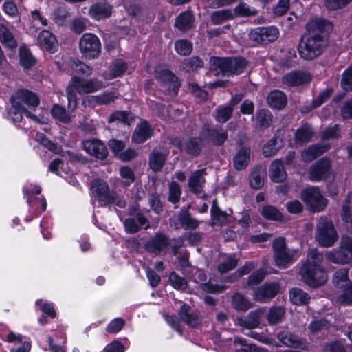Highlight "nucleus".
<instances>
[{
    "mask_svg": "<svg viewBox=\"0 0 352 352\" xmlns=\"http://www.w3.org/2000/svg\"><path fill=\"white\" fill-rule=\"evenodd\" d=\"M307 32L300 38L298 45V52L304 60H312L319 57L327 45L324 32L333 30V25L326 19H311L305 25Z\"/></svg>",
    "mask_w": 352,
    "mask_h": 352,
    "instance_id": "obj_1",
    "label": "nucleus"
},
{
    "mask_svg": "<svg viewBox=\"0 0 352 352\" xmlns=\"http://www.w3.org/2000/svg\"><path fill=\"white\" fill-rule=\"evenodd\" d=\"M323 256L316 249H310L307 262L300 267L302 278L311 287H318L325 283L327 275L321 263Z\"/></svg>",
    "mask_w": 352,
    "mask_h": 352,
    "instance_id": "obj_2",
    "label": "nucleus"
},
{
    "mask_svg": "<svg viewBox=\"0 0 352 352\" xmlns=\"http://www.w3.org/2000/svg\"><path fill=\"white\" fill-rule=\"evenodd\" d=\"M103 87V82L96 78L85 79L80 76H74L70 84L67 87V98L68 100L67 108L74 110L77 106V97L76 91L80 94H87L96 92Z\"/></svg>",
    "mask_w": 352,
    "mask_h": 352,
    "instance_id": "obj_3",
    "label": "nucleus"
},
{
    "mask_svg": "<svg viewBox=\"0 0 352 352\" xmlns=\"http://www.w3.org/2000/svg\"><path fill=\"white\" fill-rule=\"evenodd\" d=\"M248 62L241 56L236 57H216L210 58L211 70L215 74L224 76H234L242 74L248 66Z\"/></svg>",
    "mask_w": 352,
    "mask_h": 352,
    "instance_id": "obj_4",
    "label": "nucleus"
},
{
    "mask_svg": "<svg viewBox=\"0 0 352 352\" xmlns=\"http://www.w3.org/2000/svg\"><path fill=\"white\" fill-rule=\"evenodd\" d=\"M91 190L101 207L115 205L124 208L126 206V201L116 191L111 190L108 184L103 180H94L91 184Z\"/></svg>",
    "mask_w": 352,
    "mask_h": 352,
    "instance_id": "obj_5",
    "label": "nucleus"
},
{
    "mask_svg": "<svg viewBox=\"0 0 352 352\" xmlns=\"http://www.w3.org/2000/svg\"><path fill=\"white\" fill-rule=\"evenodd\" d=\"M273 258L276 266L280 268H287L299 256V250L289 249L284 237H278L272 242Z\"/></svg>",
    "mask_w": 352,
    "mask_h": 352,
    "instance_id": "obj_6",
    "label": "nucleus"
},
{
    "mask_svg": "<svg viewBox=\"0 0 352 352\" xmlns=\"http://www.w3.org/2000/svg\"><path fill=\"white\" fill-rule=\"evenodd\" d=\"M315 239L322 247H332L338 239L333 222L326 218L320 219L316 224Z\"/></svg>",
    "mask_w": 352,
    "mask_h": 352,
    "instance_id": "obj_7",
    "label": "nucleus"
},
{
    "mask_svg": "<svg viewBox=\"0 0 352 352\" xmlns=\"http://www.w3.org/2000/svg\"><path fill=\"white\" fill-rule=\"evenodd\" d=\"M326 258L337 264H348L352 261V238L342 239L338 248L325 252Z\"/></svg>",
    "mask_w": 352,
    "mask_h": 352,
    "instance_id": "obj_8",
    "label": "nucleus"
},
{
    "mask_svg": "<svg viewBox=\"0 0 352 352\" xmlns=\"http://www.w3.org/2000/svg\"><path fill=\"white\" fill-rule=\"evenodd\" d=\"M79 50L84 58L96 59L101 52L100 40L94 34L85 33L79 40Z\"/></svg>",
    "mask_w": 352,
    "mask_h": 352,
    "instance_id": "obj_9",
    "label": "nucleus"
},
{
    "mask_svg": "<svg viewBox=\"0 0 352 352\" xmlns=\"http://www.w3.org/2000/svg\"><path fill=\"white\" fill-rule=\"evenodd\" d=\"M300 198L314 212L322 211L327 206L326 199L316 187H310L303 190L301 192Z\"/></svg>",
    "mask_w": 352,
    "mask_h": 352,
    "instance_id": "obj_10",
    "label": "nucleus"
},
{
    "mask_svg": "<svg viewBox=\"0 0 352 352\" xmlns=\"http://www.w3.org/2000/svg\"><path fill=\"white\" fill-rule=\"evenodd\" d=\"M278 29L274 26L258 27L252 30L250 34L252 40L258 43H267L274 41L278 36Z\"/></svg>",
    "mask_w": 352,
    "mask_h": 352,
    "instance_id": "obj_11",
    "label": "nucleus"
},
{
    "mask_svg": "<svg viewBox=\"0 0 352 352\" xmlns=\"http://www.w3.org/2000/svg\"><path fill=\"white\" fill-rule=\"evenodd\" d=\"M179 320L186 325L197 328L202 323V317L197 311L192 310L190 305L183 303L178 311Z\"/></svg>",
    "mask_w": 352,
    "mask_h": 352,
    "instance_id": "obj_12",
    "label": "nucleus"
},
{
    "mask_svg": "<svg viewBox=\"0 0 352 352\" xmlns=\"http://www.w3.org/2000/svg\"><path fill=\"white\" fill-rule=\"evenodd\" d=\"M280 289L277 283H265L258 287L254 293V299L260 302H267L275 297Z\"/></svg>",
    "mask_w": 352,
    "mask_h": 352,
    "instance_id": "obj_13",
    "label": "nucleus"
},
{
    "mask_svg": "<svg viewBox=\"0 0 352 352\" xmlns=\"http://www.w3.org/2000/svg\"><path fill=\"white\" fill-rule=\"evenodd\" d=\"M170 245L169 238L162 232H157L145 243L144 248L146 251L158 255Z\"/></svg>",
    "mask_w": 352,
    "mask_h": 352,
    "instance_id": "obj_14",
    "label": "nucleus"
},
{
    "mask_svg": "<svg viewBox=\"0 0 352 352\" xmlns=\"http://www.w3.org/2000/svg\"><path fill=\"white\" fill-rule=\"evenodd\" d=\"M83 148L88 154L99 160H104L108 155V149L99 139H88L82 142Z\"/></svg>",
    "mask_w": 352,
    "mask_h": 352,
    "instance_id": "obj_15",
    "label": "nucleus"
},
{
    "mask_svg": "<svg viewBox=\"0 0 352 352\" xmlns=\"http://www.w3.org/2000/svg\"><path fill=\"white\" fill-rule=\"evenodd\" d=\"M331 164L329 160L322 158L309 168V178L312 182H319L329 174Z\"/></svg>",
    "mask_w": 352,
    "mask_h": 352,
    "instance_id": "obj_16",
    "label": "nucleus"
},
{
    "mask_svg": "<svg viewBox=\"0 0 352 352\" xmlns=\"http://www.w3.org/2000/svg\"><path fill=\"white\" fill-rule=\"evenodd\" d=\"M201 135L205 138H209L217 146H221L228 138L227 130L218 126L213 127L204 126Z\"/></svg>",
    "mask_w": 352,
    "mask_h": 352,
    "instance_id": "obj_17",
    "label": "nucleus"
},
{
    "mask_svg": "<svg viewBox=\"0 0 352 352\" xmlns=\"http://www.w3.org/2000/svg\"><path fill=\"white\" fill-rule=\"evenodd\" d=\"M124 226L127 233L135 234L142 228L148 229L149 221L143 214L138 212L134 217L126 219Z\"/></svg>",
    "mask_w": 352,
    "mask_h": 352,
    "instance_id": "obj_18",
    "label": "nucleus"
},
{
    "mask_svg": "<svg viewBox=\"0 0 352 352\" xmlns=\"http://www.w3.org/2000/svg\"><path fill=\"white\" fill-rule=\"evenodd\" d=\"M11 98L23 106L36 108L39 104V98L36 94L28 89H19L14 92Z\"/></svg>",
    "mask_w": 352,
    "mask_h": 352,
    "instance_id": "obj_19",
    "label": "nucleus"
},
{
    "mask_svg": "<svg viewBox=\"0 0 352 352\" xmlns=\"http://www.w3.org/2000/svg\"><path fill=\"white\" fill-rule=\"evenodd\" d=\"M11 107L7 110L8 119H10L13 122H20L23 119V114L33 120H36L35 115L27 110L25 107L18 104L10 98Z\"/></svg>",
    "mask_w": 352,
    "mask_h": 352,
    "instance_id": "obj_20",
    "label": "nucleus"
},
{
    "mask_svg": "<svg viewBox=\"0 0 352 352\" xmlns=\"http://www.w3.org/2000/svg\"><path fill=\"white\" fill-rule=\"evenodd\" d=\"M311 80V74L307 72L294 71L286 74L283 76L282 82L288 86H299L310 82Z\"/></svg>",
    "mask_w": 352,
    "mask_h": 352,
    "instance_id": "obj_21",
    "label": "nucleus"
},
{
    "mask_svg": "<svg viewBox=\"0 0 352 352\" xmlns=\"http://www.w3.org/2000/svg\"><path fill=\"white\" fill-rule=\"evenodd\" d=\"M113 7L106 1L93 4L89 10V16L96 19L101 20L109 17L112 14Z\"/></svg>",
    "mask_w": 352,
    "mask_h": 352,
    "instance_id": "obj_22",
    "label": "nucleus"
},
{
    "mask_svg": "<svg viewBox=\"0 0 352 352\" xmlns=\"http://www.w3.org/2000/svg\"><path fill=\"white\" fill-rule=\"evenodd\" d=\"M155 78L161 83L172 87V89L177 93L179 82L177 76L169 69L157 70L155 74Z\"/></svg>",
    "mask_w": 352,
    "mask_h": 352,
    "instance_id": "obj_23",
    "label": "nucleus"
},
{
    "mask_svg": "<svg viewBox=\"0 0 352 352\" xmlns=\"http://www.w3.org/2000/svg\"><path fill=\"white\" fill-rule=\"evenodd\" d=\"M206 174V169H199L193 172L188 179V188L191 192L200 194L204 188L206 182L204 175Z\"/></svg>",
    "mask_w": 352,
    "mask_h": 352,
    "instance_id": "obj_24",
    "label": "nucleus"
},
{
    "mask_svg": "<svg viewBox=\"0 0 352 352\" xmlns=\"http://www.w3.org/2000/svg\"><path fill=\"white\" fill-rule=\"evenodd\" d=\"M330 148L329 144H313L304 149L302 152V158L305 162H310Z\"/></svg>",
    "mask_w": 352,
    "mask_h": 352,
    "instance_id": "obj_25",
    "label": "nucleus"
},
{
    "mask_svg": "<svg viewBox=\"0 0 352 352\" xmlns=\"http://www.w3.org/2000/svg\"><path fill=\"white\" fill-rule=\"evenodd\" d=\"M263 314L262 309L250 311L245 317H237V324L246 329H255L260 325V320Z\"/></svg>",
    "mask_w": 352,
    "mask_h": 352,
    "instance_id": "obj_26",
    "label": "nucleus"
},
{
    "mask_svg": "<svg viewBox=\"0 0 352 352\" xmlns=\"http://www.w3.org/2000/svg\"><path fill=\"white\" fill-rule=\"evenodd\" d=\"M38 43L41 47L46 49L51 53L55 52L58 47L55 36L48 30L41 31L38 36Z\"/></svg>",
    "mask_w": 352,
    "mask_h": 352,
    "instance_id": "obj_27",
    "label": "nucleus"
},
{
    "mask_svg": "<svg viewBox=\"0 0 352 352\" xmlns=\"http://www.w3.org/2000/svg\"><path fill=\"white\" fill-rule=\"evenodd\" d=\"M152 135V129L149 124L146 122H142L138 124L134 130L132 140L135 143H142Z\"/></svg>",
    "mask_w": 352,
    "mask_h": 352,
    "instance_id": "obj_28",
    "label": "nucleus"
},
{
    "mask_svg": "<svg viewBox=\"0 0 352 352\" xmlns=\"http://www.w3.org/2000/svg\"><path fill=\"white\" fill-rule=\"evenodd\" d=\"M270 176L274 182H283L286 179L287 173L280 160L273 161L270 169Z\"/></svg>",
    "mask_w": 352,
    "mask_h": 352,
    "instance_id": "obj_29",
    "label": "nucleus"
},
{
    "mask_svg": "<svg viewBox=\"0 0 352 352\" xmlns=\"http://www.w3.org/2000/svg\"><path fill=\"white\" fill-rule=\"evenodd\" d=\"M149 166L154 172H159L163 168L166 160L167 155L157 150H153L149 155Z\"/></svg>",
    "mask_w": 352,
    "mask_h": 352,
    "instance_id": "obj_30",
    "label": "nucleus"
},
{
    "mask_svg": "<svg viewBox=\"0 0 352 352\" xmlns=\"http://www.w3.org/2000/svg\"><path fill=\"white\" fill-rule=\"evenodd\" d=\"M333 282L336 287L351 289L352 281L349 278V269L342 268L337 270L333 274Z\"/></svg>",
    "mask_w": 352,
    "mask_h": 352,
    "instance_id": "obj_31",
    "label": "nucleus"
},
{
    "mask_svg": "<svg viewBox=\"0 0 352 352\" xmlns=\"http://www.w3.org/2000/svg\"><path fill=\"white\" fill-rule=\"evenodd\" d=\"M194 16L191 12L181 13L175 20V27L181 31H187L194 27Z\"/></svg>",
    "mask_w": 352,
    "mask_h": 352,
    "instance_id": "obj_32",
    "label": "nucleus"
},
{
    "mask_svg": "<svg viewBox=\"0 0 352 352\" xmlns=\"http://www.w3.org/2000/svg\"><path fill=\"white\" fill-rule=\"evenodd\" d=\"M267 102L269 105L274 109H280L287 104V97L285 94L280 90H274L267 96Z\"/></svg>",
    "mask_w": 352,
    "mask_h": 352,
    "instance_id": "obj_33",
    "label": "nucleus"
},
{
    "mask_svg": "<svg viewBox=\"0 0 352 352\" xmlns=\"http://www.w3.org/2000/svg\"><path fill=\"white\" fill-rule=\"evenodd\" d=\"M278 338L285 345L289 347H298L302 344V340L300 338L287 330L279 332Z\"/></svg>",
    "mask_w": 352,
    "mask_h": 352,
    "instance_id": "obj_34",
    "label": "nucleus"
},
{
    "mask_svg": "<svg viewBox=\"0 0 352 352\" xmlns=\"http://www.w3.org/2000/svg\"><path fill=\"white\" fill-rule=\"evenodd\" d=\"M285 314V309L282 306H272L266 314V319L271 325L280 322Z\"/></svg>",
    "mask_w": 352,
    "mask_h": 352,
    "instance_id": "obj_35",
    "label": "nucleus"
},
{
    "mask_svg": "<svg viewBox=\"0 0 352 352\" xmlns=\"http://www.w3.org/2000/svg\"><path fill=\"white\" fill-rule=\"evenodd\" d=\"M314 134L312 129L308 125H304L298 129L295 133L294 141L296 145L302 146L310 141Z\"/></svg>",
    "mask_w": 352,
    "mask_h": 352,
    "instance_id": "obj_36",
    "label": "nucleus"
},
{
    "mask_svg": "<svg viewBox=\"0 0 352 352\" xmlns=\"http://www.w3.org/2000/svg\"><path fill=\"white\" fill-rule=\"evenodd\" d=\"M250 149L247 148H241L233 159L234 166L238 170H241L245 168L250 160Z\"/></svg>",
    "mask_w": 352,
    "mask_h": 352,
    "instance_id": "obj_37",
    "label": "nucleus"
},
{
    "mask_svg": "<svg viewBox=\"0 0 352 352\" xmlns=\"http://www.w3.org/2000/svg\"><path fill=\"white\" fill-rule=\"evenodd\" d=\"M202 141L200 138H192L188 139L182 146L188 154L197 156L202 149Z\"/></svg>",
    "mask_w": 352,
    "mask_h": 352,
    "instance_id": "obj_38",
    "label": "nucleus"
},
{
    "mask_svg": "<svg viewBox=\"0 0 352 352\" xmlns=\"http://www.w3.org/2000/svg\"><path fill=\"white\" fill-rule=\"evenodd\" d=\"M178 221L185 230L196 229L199 226V221L192 217L188 211L184 210L179 213Z\"/></svg>",
    "mask_w": 352,
    "mask_h": 352,
    "instance_id": "obj_39",
    "label": "nucleus"
},
{
    "mask_svg": "<svg viewBox=\"0 0 352 352\" xmlns=\"http://www.w3.org/2000/svg\"><path fill=\"white\" fill-rule=\"evenodd\" d=\"M0 41L3 45L10 49L17 47V42L12 34L3 24L0 25Z\"/></svg>",
    "mask_w": 352,
    "mask_h": 352,
    "instance_id": "obj_40",
    "label": "nucleus"
},
{
    "mask_svg": "<svg viewBox=\"0 0 352 352\" xmlns=\"http://www.w3.org/2000/svg\"><path fill=\"white\" fill-rule=\"evenodd\" d=\"M232 19H234V16L231 9L214 11L210 15V21L213 25H220Z\"/></svg>",
    "mask_w": 352,
    "mask_h": 352,
    "instance_id": "obj_41",
    "label": "nucleus"
},
{
    "mask_svg": "<svg viewBox=\"0 0 352 352\" xmlns=\"http://www.w3.org/2000/svg\"><path fill=\"white\" fill-rule=\"evenodd\" d=\"M210 212L214 225L223 226L228 223V216L229 214L226 211H222L214 203L212 205Z\"/></svg>",
    "mask_w": 352,
    "mask_h": 352,
    "instance_id": "obj_42",
    "label": "nucleus"
},
{
    "mask_svg": "<svg viewBox=\"0 0 352 352\" xmlns=\"http://www.w3.org/2000/svg\"><path fill=\"white\" fill-rule=\"evenodd\" d=\"M69 65L73 72L81 74L86 76L92 74L93 69L77 58H71L69 60Z\"/></svg>",
    "mask_w": 352,
    "mask_h": 352,
    "instance_id": "obj_43",
    "label": "nucleus"
},
{
    "mask_svg": "<svg viewBox=\"0 0 352 352\" xmlns=\"http://www.w3.org/2000/svg\"><path fill=\"white\" fill-rule=\"evenodd\" d=\"M234 308L239 311H246L252 307V303L243 295L236 293L232 298Z\"/></svg>",
    "mask_w": 352,
    "mask_h": 352,
    "instance_id": "obj_44",
    "label": "nucleus"
},
{
    "mask_svg": "<svg viewBox=\"0 0 352 352\" xmlns=\"http://www.w3.org/2000/svg\"><path fill=\"white\" fill-rule=\"evenodd\" d=\"M19 56L20 63L25 69H29L35 65L36 59L26 47H20Z\"/></svg>",
    "mask_w": 352,
    "mask_h": 352,
    "instance_id": "obj_45",
    "label": "nucleus"
},
{
    "mask_svg": "<svg viewBox=\"0 0 352 352\" xmlns=\"http://www.w3.org/2000/svg\"><path fill=\"white\" fill-rule=\"evenodd\" d=\"M265 173L260 168L253 169L250 176V184L252 188L258 190L264 184Z\"/></svg>",
    "mask_w": 352,
    "mask_h": 352,
    "instance_id": "obj_46",
    "label": "nucleus"
},
{
    "mask_svg": "<svg viewBox=\"0 0 352 352\" xmlns=\"http://www.w3.org/2000/svg\"><path fill=\"white\" fill-rule=\"evenodd\" d=\"M73 111L74 110H69V109L66 111L64 107L58 104H54L51 109V114L55 119L60 122L67 123L71 120L70 113Z\"/></svg>",
    "mask_w": 352,
    "mask_h": 352,
    "instance_id": "obj_47",
    "label": "nucleus"
},
{
    "mask_svg": "<svg viewBox=\"0 0 352 352\" xmlns=\"http://www.w3.org/2000/svg\"><path fill=\"white\" fill-rule=\"evenodd\" d=\"M261 214L265 219L270 221H281L283 219L281 212L272 205L264 206Z\"/></svg>",
    "mask_w": 352,
    "mask_h": 352,
    "instance_id": "obj_48",
    "label": "nucleus"
},
{
    "mask_svg": "<svg viewBox=\"0 0 352 352\" xmlns=\"http://www.w3.org/2000/svg\"><path fill=\"white\" fill-rule=\"evenodd\" d=\"M289 297L292 303L295 305H305L307 304L310 297L300 288H293L289 292Z\"/></svg>",
    "mask_w": 352,
    "mask_h": 352,
    "instance_id": "obj_49",
    "label": "nucleus"
},
{
    "mask_svg": "<svg viewBox=\"0 0 352 352\" xmlns=\"http://www.w3.org/2000/svg\"><path fill=\"white\" fill-rule=\"evenodd\" d=\"M41 191V189L40 188V186H35L32 189H30L28 186H25V195L27 196V199H28V202L31 204H34L35 202H36V204H41V211H44L45 209H46V206H47V202H46V200L43 198L41 199V200L38 199H36L34 200V199H33V195L34 194H40Z\"/></svg>",
    "mask_w": 352,
    "mask_h": 352,
    "instance_id": "obj_50",
    "label": "nucleus"
},
{
    "mask_svg": "<svg viewBox=\"0 0 352 352\" xmlns=\"http://www.w3.org/2000/svg\"><path fill=\"white\" fill-rule=\"evenodd\" d=\"M233 111L232 107L228 105L219 106L214 110V118L219 123H226L231 118Z\"/></svg>",
    "mask_w": 352,
    "mask_h": 352,
    "instance_id": "obj_51",
    "label": "nucleus"
},
{
    "mask_svg": "<svg viewBox=\"0 0 352 352\" xmlns=\"http://www.w3.org/2000/svg\"><path fill=\"white\" fill-rule=\"evenodd\" d=\"M234 19L236 16H250L257 14V10L250 8L247 3L241 2L232 10Z\"/></svg>",
    "mask_w": 352,
    "mask_h": 352,
    "instance_id": "obj_52",
    "label": "nucleus"
},
{
    "mask_svg": "<svg viewBox=\"0 0 352 352\" xmlns=\"http://www.w3.org/2000/svg\"><path fill=\"white\" fill-rule=\"evenodd\" d=\"M272 114L267 109H262L256 113V121L258 124L262 128L269 127L272 122Z\"/></svg>",
    "mask_w": 352,
    "mask_h": 352,
    "instance_id": "obj_53",
    "label": "nucleus"
},
{
    "mask_svg": "<svg viewBox=\"0 0 352 352\" xmlns=\"http://www.w3.org/2000/svg\"><path fill=\"white\" fill-rule=\"evenodd\" d=\"M237 264L238 258L234 254H230L225 260L219 263L217 265V270L221 274L227 273L235 268Z\"/></svg>",
    "mask_w": 352,
    "mask_h": 352,
    "instance_id": "obj_54",
    "label": "nucleus"
},
{
    "mask_svg": "<svg viewBox=\"0 0 352 352\" xmlns=\"http://www.w3.org/2000/svg\"><path fill=\"white\" fill-rule=\"evenodd\" d=\"M280 148V144L277 138H273L269 140L263 148V154L265 157L274 156Z\"/></svg>",
    "mask_w": 352,
    "mask_h": 352,
    "instance_id": "obj_55",
    "label": "nucleus"
},
{
    "mask_svg": "<svg viewBox=\"0 0 352 352\" xmlns=\"http://www.w3.org/2000/svg\"><path fill=\"white\" fill-rule=\"evenodd\" d=\"M204 66V61L198 56H193L185 59L182 63V68L187 72L195 71Z\"/></svg>",
    "mask_w": 352,
    "mask_h": 352,
    "instance_id": "obj_56",
    "label": "nucleus"
},
{
    "mask_svg": "<svg viewBox=\"0 0 352 352\" xmlns=\"http://www.w3.org/2000/svg\"><path fill=\"white\" fill-rule=\"evenodd\" d=\"M175 50L182 56H188L192 50V44L186 39H180L175 43Z\"/></svg>",
    "mask_w": 352,
    "mask_h": 352,
    "instance_id": "obj_57",
    "label": "nucleus"
},
{
    "mask_svg": "<svg viewBox=\"0 0 352 352\" xmlns=\"http://www.w3.org/2000/svg\"><path fill=\"white\" fill-rule=\"evenodd\" d=\"M330 326L331 324L327 320L324 318H320L319 320L312 321L309 324L308 328L311 333H318L319 332H322L327 330Z\"/></svg>",
    "mask_w": 352,
    "mask_h": 352,
    "instance_id": "obj_58",
    "label": "nucleus"
},
{
    "mask_svg": "<svg viewBox=\"0 0 352 352\" xmlns=\"http://www.w3.org/2000/svg\"><path fill=\"white\" fill-rule=\"evenodd\" d=\"M182 190L179 184L171 182L169 184V195L168 200L173 204H177L181 197Z\"/></svg>",
    "mask_w": 352,
    "mask_h": 352,
    "instance_id": "obj_59",
    "label": "nucleus"
},
{
    "mask_svg": "<svg viewBox=\"0 0 352 352\" xmlns=\"http://www.w3.org/2000/svg\"><path fill=\"white\" fill-rule=\"evenodd\" d=\"M116 97L111 92H104L99 95L91 96L90 100L99 105L108 104L114 101Z\"/></svg>",
    "mask_w": 352,
    "mask_h": 352,
    "instance_id": "obj_60",
    "label": "nucleus"
},
{
    "mask_svg": "<svg viewBox=\"0 0 352 352\" xmlns=\"http://www.w3.org/2000/svg\"><path fill=\"white\" fill-rule=\"evenodd\" d=\"M171 285L177 290H184L187 287V282L183 277L179 276L175 272H171L169 276Z\"/></svg>",
    "mask_w": 352,
    "mask_h": 352,
    "instance_id": "obj_61",
    "label": "nucleus"
},
{
    "mask_svg": "<svg viewBox=\"0 0 352 352\" xmlns=\"http://www.w3.org/2000/svg\"><path fill=\"white\" fill-rule=\"evenodd\" d=\"M126 64L122 60H116L114 61L111 67V73L113 78L122 75L126 69Z\"/></svg>",
    "mask_w": 352,
    "mask_h": 352,
    "instance_id": "obj_62",
    "label": "nucleus"
},
{
    "mask_svg": "<svg viewBox=\"0 0 352 352\" xmlns=\"http://www.w3.org/2000/svg\"><path fill=\"white\" fill-rule=\"evenodd\" d=\"M163 317L166 322V323L171 327L173 329H175L177 332L179 333V335H183V330L180 327L179 324V318L175 315H169L168 314L164 313Z\"/></svg>",
    "mask_w": 352,
    "mask_h": 352,
    "instance_id": "obj_63",
    "label": "nucleus"
},
{
    "mask_svg": "<svg viewBox=\"0 0 352 352\" xmlns=\"http://www.w3.org/2000/svg\"><path fill=\"white\" fill-rule=\"evenodd\" d=\"M340 83L346 91H352V67H349L343 72Z\"/></svg>",
    "mask_w": 352,
    "mask_h": 352,
    "instance_id": "obj_64",
    "label": "nucleus"
}]
</instances>
